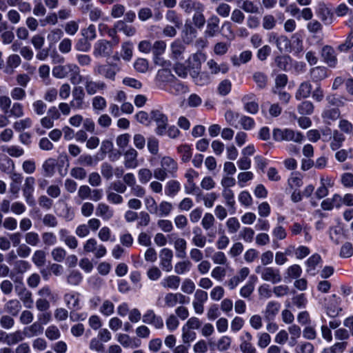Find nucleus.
Returning <instances> with one entry per match:
<instances>
[{"instance_id": "603ef678", "label": "nucleus", "mask_w": 353, "mask_h": 353, "mask_svg": "<svg viewBox=\"0 0 353 353\" xmlns=\"http://www.w3.org/2000/svg\"><path fill=\"white\" fill-rule=\"evenodd\" d=\"M298 111L301 114H311L314 111V105L310 101H305L299 105Z\"/></svg>"}, {"instance_id": "774afa93", "label": "nucleus", "mask_w": 353, "mask_h": 353, "mask_svg": "<svg viewBox=\"0 0 353 353\" xmlns=\"http://www.w3.org/2000/svg\"><path fill=\"white\" fill-rule=\"evenodd\" d=\"M339 128L345 133L353 136V125L346 119H342L339 122Z\"/></svg>"}, {"instance_id": "7c9ffc66", "label": "nucleus", "mask_w": 353, "mask_h": 353, "mask_svg": "<svg viewBox=\"0 0 353 353\" xmlns=\"http://www.w3.org/2000/svg\"><path fill=\"white\" fill-rule=\"evenodd\" d=\"M172 57L175 59H183L185 46L180 41H175L171 44Z\"/></svg>"}, {"instance_id": "c03bdc74", "label": "nucleus", "mask_w": 353, "mask_h": 353, "mask_svg": "<svg viewBox=\"0 0 353 353\" xmlns=\"http://www.w3.org/2000/svg\"><path fill=\"white\" fill-rule=\"evenodd\" d=\"M56 165V160L52 158L48 159L43 164V170L44 175L46 176H52L54 173V168Z\"/></svg>"}, {"instance_id": "f03ea898", "label": "nucleus", "mask_w": 353, "mask_h": 353, "mask_svg": "<svg viewBox=\"0 0 353 353\" xmlns=\"http://www.w3.org/2000/svg\"><path fill=\"white\" fill-rule=\"evenodd\" d=\"M150 119L157 125L155 133L159 136L164 135L168 125L167 115L159 110H152L150 112Z\"/></svg>"}, {"instance_id": "69168bd1", "label": "nucleus", "mask_w": 353, "mask_h": 353, "mask_svg": "<svg viewBox=\"0 0 353 353\" xmlns=\"http://www.w3.org/2000/svg\"><path fill=\"white\" fill-rule=\"evenodd\" d=\"M42 240L43 243L46 245L51 246L57 243V236L56 235L50 232H43L41 235Z\"/></svg>"}, {"instance_id": "a18cd8bd", "label": "nucleus", "mask_w": 353, "mask_h": 353, "mask_svg": "<svg viewBox=\"0 0 353 353\" xmlns=\"http://www.w3.org/2000/svg\"><path fill=\"white\" fill-rule=\"evenodd\" d=\"M178 152L181 155V160L188 162L192 157L190 147L187 144L181 145L177 148Z\"/></svg>"}, {"instance_id": "4c0bfd02", "label": "nucleus", "mask_w": 353, "mask_h": 353, "mask_svg": "<svg viewBox=\"0 0 353 353\" xmlns=\"http://www.w3.org/2000/svg\"><path fill=\"white\" fill-rule=\"evenodd\" d=\"M239 6L248 13H259V7L250 0H242L239 2Z\"/></svg>"}, {"instance_id": "393cba45", "label": "nucleus", "mask_w": 353, "mask_h": 353, "mask_svg": "<svg viewBox=\"0 0 353 353\" xmlns=\"http://www.w3.org/2000/svg\"><path fill=\"white\" fill-rule=\"evenodd\" d=\"M16 291L18 292V296L23 303L25 307L27 308H31L32 307L33 303V300L32 299V293L25 288H22L19 290L17 288H16Z\"/></svg>"}, {"instance_id": "2eb2a0df", "label": "nucleus", "mask_w": 353, "mask_h": 353, "mask_svg": "<svg viewBox=\"0 0 353 353\" xmlns=\"http://www.w3.org/2000/svg\"><path fill=\"white\" fill-rule=\"evenodd\" d=\"M161 166L172 177L175 176L178 170L177 163L170 157H164L161 161Z\"/></svg>"}, {"instance_id": "cd10ccee", "label": "nucleus", "mask_w": 353, "mask_h": 353, "mask_svg": "<svg viewBox=\"0 0 353 353\" xmlns=\"http://www.w3.org/2000/svg\"><path fill=\"white\" fill-rule=\"evenodd\" d=\"M43 331V327L39 322H35L30 326L25 327L23 330L25 336L27 337H32L34 336L41 334Z\"/></svg>"}, {"instance_id": "3c124183", "label": "nucleus", "mask_w": 353, "mask_h": 353, "mask_svg": "<svg viewBox=\"0 0 353 353\" xmlns=\"http://www.w3.org/2000/svg\"><path fill=\"white\" fill-rule=\"evenodd\" d=\"M173 207L171 203L168 201H162L158 205V213L159 216H167L170 214Z\"/></svg>"}, {"instance_id": "2f4dec72", "label": "nucleus", "mask_w": 353, "mask_h": 353, "mask_svg": "<svg viewBox=\"0 0 353 353\" xmlns=\"http://www.w3.org/2000/svg\"><path fill=\"white\" fill-rule=\"evenodd\" d=\"M204 11V6L203 5L196 11H195L192 21L195 27L197 28H202L205 23V18L203 14Z\"/></svg>"}, {"instance_id": "f8f14e48", "label": "nucleus", "mask_w": 353, "mask_h": 353, "mask_svg": "<svg viewBox=\"0 0 353 353\" xmlns=\"http://www.w3.org/2000/svg\"><path fill=\"white\" fill-rule=\"evenodd\" d=\"M321 57L323 61L332 68H334L337 63V59L334 48L330 46H325L322 48Z\"/></svg>"}, {"instance_id": "864d4df0", "label": "nucleus", "mask_w": 353, "mask_h": 353, "mask_svg": "<svg viewBox=\"0 0 353 353\" xmlns=\"http://www.w3.org/2000/svg\"><path fill=\"white\" fill-rule=\"evenodd\" d=\"M82 275L77 270H72L67 277V282L73 285H79L82 281Z\"/></svg>"}, {"instance_id": "49530a36", "label": "nucleus", "mask_w": 353, "mask_h": 353, "mask_svg": "<svg viewBox=\"0 0 353 353\" xmlns=\"http://www.w3.org/2000/svg\"><path fill=\"white\" fill-rule=\"evenodd\" d=\"M276 25V20L272 14H265L262 19V26L266 30H272Z\"/></svg>"}, {"instance_id": "37998d69", "label": "nucleus", "mask_w": 353, "mask_h": 353, "mask_svg": "<svg viewBox=\"0 0 353 353\" xmlns=\"http://www.w3.org/2000/svg\"><path fill=\"white\" fill-rule=\"evenodd\" d=\"M14 268L13 270L17 274H23L26 272H27L31 267V265L29 262L24 260H17L15 261L13 263Z\"/></svg>"}, {"instance_id": "bb28decb", "label": "nucleus", "mask_w": 353, "mask_h": 353, "mask_svg": "<svg viewBox=\"0 0 353 353\" xmlns=\"http://www.w3.org/2000/svg\"><path fill=\"white\" fill-rule=\"evenodd\" d=\"M181 283V279L178 276L171 275L165 278L161 283L165 288L176 290L179 288Z\"/></svg>"}, {"instance_id": "0e129e2a", "label": "nucleus", "mask_w": 353, "mask_h": 353, "mask_svg": "<svg viewBox=\"0 0 353 353\" xmlns=\"http://www.w3.org/2000/svg\"><path fill=\"white\" fill-rule=\"evenodd\" d=\"M46 336L51 341L58 339L60 336V332L58 327L55 325L49 326L46 330Z\"/></svg>"}, {"instance_id": "412c9836", "label": "nucleus", "mask_w": 353, "mask_h": 353, "mask_svg": "<svg viewBox=\"0 0 353 353\" xmlns=\"http://www.w3.org/2000/svg\"><path fill=\"white\" fill-rule=\"evenodd\" d=\"M207 65L212 74H216L219 72L225 74L228 71V65L225 63L219 64L214 60L210 59L207 62Z\"/></svg>"}, {"instance_id": "473e14b6", "label": "nucleus", "mask_w": 353, "mask_h": 353, "mask_svg": "<svg viewBox=\"0 0 353 353\" xmlns=\"http://www.w3.org/2000/svg\"><path fill=\"white\" fill-rule=\"evenodd\" d=\"M25 334L23 330H17L12 333H8V340L7 345H13L21 341H22L25 338Z\"/></svg>"}, {"instance_id": "052dcab7", "label": "nucleus", "mask_w": 353, "mask_h": 353, "mask_svg": "<svg viewBox=\"0 0 353 353\" xmlns=\"http://www.w3.org/2000/svg\"><path fill=\"white\" fill-rule=\"evenodd\" d=\"M222 195L226 201V204L234 210L235 201L234 198V193L232 190L224 188Z\"/></svg>"}, {"instance_id": "bf43d9fd", "label": "nucleus", "mask_w": 353, "mask_h": 353, "mask_svg": "<svg viewBox=\"0 0 353 353\" xmlns=\"http://www.w3.org/2000/svg\"><path fill=\"white\" fill-rule=\"evenodd\" d=\"M239 123L245 130H252L255 125V122L252 118L245 115L241 117Z\"/></svg>"}, {"instance_id": "c756f323", "label": "nucleus", "mask_w": 353, "mask_h": 353, "mask_svg": "<svg viewBox=\"0 0 353 353\" xmlns=\"http://www.w3.org/2000/svg\"><path fill=\"white\" fill-rule=\"evenodd\" d=\"M174 249L176 250V256L179 259L186 257L187 243L184 239L179 238L174 241Z\"/></svg>"}, {"instance_id": "5701e85b", "label": "nucleus", "mask_w": 353, "mask_h": 353, "mask_svg": "<svg viewBox=\"0 0 353 353\" xmlns=\"http://www.w3.org/2000/svg\"><path fill=\"white\" fill-rule=\"evenodd\" d=\"M202 6L201 3L192 0H182L179 3L180 8L187 14H190L192 11H196Z\"/></svg>"}, {"instance_id": "ddd939ff", "label": "nucleus", "mask_w": 353, "mask_h": 353, "mask_svg": "<svg viewBox=\"0 0 353 353\" xmlns=\"http://www.w3.org/2000/svg\"><path fill=\"white\" fill-rule=\"evenodd\" d=\"M262 279L275 284L281 282L282 277L279 269L272 267H266Z\"/></svg>"}, {"instance_id": "8fccbe9b", "label": "nucleus", "mask_w": 353, "mask_h": 353, "mask_svg": "<svg viewBox=\"0 0 353 353\" xmlns=\"http://www.w3.org/2000/svg\"><path fill=\"white\" fill-rule=\"evenodd\" d=\"M253 79L259 88L263 89L266 87L268 77L264 73L261 72L254 73Z\"/></svg>"}, {"instance_id": "f3484780", "label": "nucleus", "mask_w": 353, "mask_h": 353, "mask_svg": "<svg viewBox=\"0 0 353 353\" xmlns=\"http://www.w3.org/2000/svg\"><path fill=\"white\" fill-rule=\"evenodd\" d=\"M85 89L88 94L94 95L98 91L106 88V84L103 81H94L87 79L84 83Z\"/></svg>"}, {"instance_id": "b1692460", "label": "nucleus", "mask_w": 353, "mask_h": 353, "mask_svg": "<svg viewBox=\"0 0 353 353\" xmlns=\"http://www.w3.org/2000/svg\"><path fill=\"white\" fill-rule=\"evenodd\" d=\"M10 178L12 179V183L10 185V192L17 197L20 190V185L23 180V176L21 174L12 173Z\"/></svg>"}, {"instance_id": "6ab92c4d", "label": "nucleus", "mask_w": 353, "mask_h": 353, "mask_svg": "<svg viewBox=\"0 0 353 353\" xmlns=\"http://www.w3.org/2000/svg\"><path fill=\"white\" fill-rule=\"evenodd\" d=\"M310 75L313 82L321 81L327 77V70L323 66L314 67L310 70Z\"/></svg>"}, {"instance_id": "dca6fc26", "label": "nucleus", "mask_w": 353, "mask_h": 353, "mask_svg": "<svg viewBox=\"0 0 353 353\" xmlns=\"http://www.w3.org/2000/svg\"><path fill=\"white\" fill-rule=\"evenodd\" d=\"M281 305L276 301H270L263 312L264 318L266 321H273L279 313Z\"/></svg>"}, {"instance_id": "4d7b16f0", "label": "nucleus", "mask_w": 353, "mask_h": 353, "mask_svg": "<svg viewBox=\"0 0 353 353\" xmlns=\"http://www.w3.org/2000/svg\"><path fill=\"white\" fill-rule=\"evenodd\" d=\"M232 84L228 79H224L218 85V93L222 96L227 95L231 90Z\"/></svg>"}, {"instance_id": "4468645a", "label": "nucleus", "mask_w": 353, "mask_h": 353, "mask_svg": "<svg viewBox=\"0 0 353 353\" xmlns=\"http://www.w3.org/2000/svg\"><path fill=\"white\" fill-rule=\"evenodd\" d=\"M124 162L123 164L126 168H135L138 165V152L131 148L123 153Z\"/></svg>"}, {"instance_id": "1a4fd4ad", "label": "nucleus", "mask_w": 353, "mask_h": 353, "mask_svg": "<svg viewBox=\"0 0 353 353\" xmlns=\"http://www.w3.org/2000/svg\"><path fill=\"white\" fill-rule=\"evenodd\" d=\"M220 19L216 15L211 16L208 20L205 30V36L207 37H213L219 32Z\"/></svg>"}, {"instance_id": "680f3d73", "label": "nucleus", "mask_w": 353, "mask_h": 353, "mask_svg": "<svg viewBox=\"0 0 353 353\" xmlns=\"http://www.w3.org/2000/svg\"><path fill=\"white\" fill-rule=\"evenodd\" d=\"M81 34L85 39H88V41H92L97 36L95 26L91 24L87 28L82 29Z\"/></svg>"}, {"instance_id": "9b49d317", "label": "nucleus", "mask_w": 353, "mask_h": 353, "mask_svg": "<svg viewBox=\"0 0 353 353\" xmlns=\"http://www.w3.org/2000/svg\"><path fill=\"white\" fill-rule=\"evenodd\" d=\"M316 14L325 25H330L333 22V13L323 3L319 4Z\"/></svg>"}, {"instance_id": "f257e3e1", "label": "nucleus", "mask_w": 353, "mask_h": 353, "mask_svg": "<svg viewBox=\"0 0 353 353\" xmlns=\"http://www.w3.org/2000/svg\"><path fill=\"white\" fill-rule=\"evenodd\" d=\"M273 139L276 141H294L301 143L303 139V135L292 129L274 128L272 132Z\"/></svg>"}, {"instance_id": "e433bc0d", "label": "nucleus", "mask_w": 353, "mask_h": 353, "mask_svg": "<svg viewBox=\"0 0 353 353\" xmlns=\"http://www.w3.org/2000/svg\"><path fill=\"white\" fill-rule=\"evenodd\" d=\"M32 261L38 268L43 266L46 261V252L41 250H36L33 254Z\"/></svg>"}, {"instance_id": "c85d7f7f", "label": "nucleus", "mask_w": 353, "mask_h": 353, "mask_svg": "<svg viewBox=\"0 0 353 353\" xmlns=\"http://www.w3.org/2000/svg\"><path fill=\"white\" fill-rule=\"evenodd\" d=\"M321 261V257L318 254H314L311 256L306 261L307 272L311 275L316 274V267Z\"/></svg>"}, {"instance_id": "09e8293b", "label": "nucleus", "mask_w": 353, "mask_h": 353, "mask_svg": "<svg viewBox=\"0 0 353 353\" xmlns=\"http://www.w3.org/2000/svg\"><path fill=\"white\" fill-rule=\"evenodd\" d=\"M92 105L94 111H103L106 107V101L101 96H96L92 98Z\"/></svg>"}, {"instance_id": "4be33fe9", "label": "nucleus", "mask_w": 353, "mask_h": 353, "mask_svg": "<svg viewBox=\"0 0 353 353\" xmlns=\"http://www.w3.org/2000/svg\"><path fill=\"white\" fill-rule=\"evenodd\" d=\"M73 65L71 63L55 66L52 69V75L59 79L65 78L70 74Z\"/></svg>"}, {"instance_id": "f704fd0d", "label": "nucleus", "mask_w": 353, "mask_h": 353, "mask_svg": "<svg viewBox=\"0 0 353 353\" xmlns=\"http://www.w3.org/2000/svg\"><path fill=\"white\" fill-rule=\"evenodd\" d=\"M114 27L120 32H123L125 35L130 37L134 34L136 29L132 26H128L123 20L115 23Z\"/></svg>"}, {"instance_id": "6e6d98bb", "label": "nucleus", "mask_w": 353, "mask_h": 353, "mask_svg": "<svg viewBox=\"0 0 353 353\" xmlns=\"http://www.w3.org/2000/svg\"><path fill=\"white\" fill-rule=\"evenodd\" d=\"M165 17L166 19L170 23H172L176 28H179L181 26L182 22L174 10H168Z\"/></svg>"}, {"instance_id": "20e7f679", "label": "nucleus", "mask_w": 353, "mask_h": 353, "mask_svg": "<svg viewBox=\"0 0 353 353\" xmlns=\"http://www.w3.org/2000/svg\"><path fill=\"white\" fill-rule=\"evenodd\" d=\"M72 96V99L70 102L72 109L80 110L88 108V105L85 101V93L81 86L74 87Z\"/></svg>"}, {"instance_id": "79ce46f5", "label": "nucleus", "mask_w": 353, "mask_h": 353, "mask_svg": "<svg viewBox=\"0 0 353 353\" xmlns=\"http://www.w3.org/2000/svg\"><path fill=\"white\" fill-rule=\"evenodd\" d=\"M332 137L333 139L330 143V148L332 150H336L342 145L343 142L345 141V137L338 130H334Z\"/></svg>"}, {"instance_id": "72a5a7b5", "label": "nucleus", "mask_w": 353, "mask_h": 353, "mask_svg": "<svg viewBox=\"0 0 353 353\" xmlns=\"http://www.w3.org/2000/svg\"><path fill=\"white\" fill-rule=\"evenodd\" d=\"M78 294L68 293L64 295V301L70 309H78L79 299Z\"/></svg>"}, {"instance_id": "c9c22d12", "label": "nucleus", "mask_w": 353, "mask_h": 353, "mask_svg": "<svg viewBox=\"0 0 353 353\" xmlns=\"http://www.w3.org/2000/svg\"><path fill=\"white\" fill-rule=\"evenodd\" d=\"M250 281L248 283L241 288L240 290V294L244 298H248L254 290V282L256 278L254 276H250Z\"/></svg>"}, {"instance_id": "9d476101", "label": "nucleus", "mask_w": 353, "mask_h": 353, "mask_svg": "<svg viewBox=\"0 0 353 353\" xmlns=\"http://www.w3.org/2000/svg\"><path fill=\"white\" fill-rule=\"evenodd\" d=\"M340 302L339 297H337L335 294L332 295L326 306V312L329 316L334 318L339 315L342 310V308L339 307Z\"/></svg>"}, {"instance_id": "13d9d810", "label": "nucleus", "mask_w": 353, "mask_h": 353, "mask_svg": "<svg viewBox=\"0 0 353 353\" xmlns=\"http://www.w3.org/2000/svg\"><path fill=\"white\" fill-rule=\"evenodd\" d=\"M190 329L183 326L182 328V340L185 344L190 345V342L194 341L196 339V333L193 331H190Z\"/></svg>"}, {"instance_id": "423d86ee", "label": "nucleus", "mask_w": 353, "mask_h": 353, "mask_svg": "<svg viewBox=\"0 0 353 353\" xmlns=\"http://www.w3.org/2000/svg\"><path fill=\"white\" fill-rule=\"evenodd\" d=\"M34 183L35 180L32 176L27 177L25 180L22 191L26 203L30 205L34 206L35 205V200L33 196V192L34 191Z\"/></svg>"}, {"instance_id": "a211bd4d", "label": "nucleus", "mask_w": 353, "mask_h": 353, "mask_svg": "<svg viewBox=\"0 0 353 353\" xmlns=\"http://www.w3.org/2000/svg\"><path fill=\"white\" fill-rule=\"evenodd\" d=\"M96 215L105 221L110 220L114 215V211L109 205L104 203L98 204L96 209Z\"/></svg>"}, {"instance_id": "0eeeda50", "label": "nucleus", "mask_w": 353, "mask_h": 353, "mask_svg": "<svg viewBox=\"0 0 353 353\" xmlns=\"http://www.w3.org/2000/svg\"><path fill=\"white\" fill-rule=\"evenodd\" d=\"M85 252H93L96 258H101L106 254V248L103 245H97L95 239H88L83 245Z\"/></svg>"}, {"instance_id": "7ed1b4c3", "label": "nucleus", "mask_w": 353, "mask_h": 353, "mask_svg": "<svg viewBox=\"0 0 353 353\" xmlns=\"http://www.w3.org/2000/svg\"><path fill=\"white\" fill-rule=\"evenodd\" d=\"M119 70L120 68L117 63L98 64L94 68L96 74L101 75L112 81L115 80L116 74Z\"/></svg>"}, {"instance_id": "6e6552de", "label": "nucleus", "mask_w": 353, "mask_h": 353, "mask_svg": "<svg viewBox=\"0 0 353 353\" xmlns=\"http://www.w3.org/2000/svg\"><path fill=\"white\" fill-rule=\"evenodd\" d=\"M160 265L165 272H170L172 269V260L173 258V252L169 248H163L161 250L160 254Z\"/></svg>"}, {"instance_id": "58836bf2", "label": "nucleus", "mask_w": 353, "mask_h": 353, "mask_svg": "<svg viewBox=\"0 0 353 353\" xmlns=\"http://www.w3.org/2000/svg\"><path fill=\"white\" fill-rule=\"evenodd\" d=\"M21 61V58L18 54H12L9 56L7 60L6 72L7 73H12L13 72V69L20 65Z\"/></svg>"}, {"instance_id": "338daca9", "label": "nucleus", "mask_w": 353, "mask_h": 353, "mask_svg": "<svg viewBox=\"0 0 353 353\" xmlns=\"http://www.w3.org/2000/svg\"><path fill=\"white\" fill-rule=\"evenodd\" d=\"M42 222L43 225L49 228H55L58 225V221L56 216L52 214H46L44 215Z\"/></svg>"}, {"instance_id": "aec40b11", "label": "nucleus", "mask_w": 353, "mask_h": 353, "mask_svg": "<svg viewBox=\"0 0 353 353\" xmlns=\"http://www.w3.org/2000/svg\"><path fill=\"white\" fill-rule=\"evenodd\" d=\"M312 92V85L309 81H304L300 84L295 94V98L297 100L301 99H306L310 97Z\"/></svg>"}, {"instance_id": "a19ab883", "label": "nucleus", "mask_w": 353, "mask_h": 353, "mask_svg": "<svg viewBox=\"0 0 353 353\" xmlns=\"http://www.w3.org/2000/svg\"><path fill=\"white\" fill-rule=\"evenodd\" d=\"M181 185L179 182L174 180L169 181L165 186V192L168 196H173L180 190Z\"/></svg>"}, {"instance_id": "de8ad7c7", "label": "nucleus", "mask_w": 353, "mask_h": 353, "mask_svg": "<svg viewBox=\"0 0 353 353\" xmlns=\"http://www.w3.org/2000/svg\"><path fill=\"white\" fill-rule=\"evenodd\" d=\"M70 75V80L74 85H77L82 81V76L80 74V69L78 65L74 64L69 74Z\"/></svg>"}, {"instance_id": "ea45409f", "label": "nucleus", "mask_w": 353, "mask_h": 353, "mask_svg": "<svg viewBox=\"0 0 353 353\" xmlns=\"http://www.w3.org/2000/svg\"><path fill=\"white\" fill-rule=\"evenodd\" d=\"M5 309L9 314L16 316L21 309L20 302L17 299L10 300L6 303Z\"/></svg>"}, {"instance_id": "5fc2aeb1", "label": "nucleus", "mask_w": 353, "mask_h": 353, "mask_svg": "<svg viewBox=\"0 0 353 353\" xmlns=\"http://www.w3.org/2000/svg\"><path fill=\"white\" fill-rule=\"evenodd\" d=\"M192 263L190 261H180L174 265V272L178 274H183L190 270Z\"/></svg>"}, {"instance_id": "e2e57ef3", "label": "nucleus", "mask_w": 353, "mask_h": 353, "mask_svg": "<svg viewBox=\"0 0 353 353\" xmlns=\"http://www.w3.org/2000/svg\"><path fill=\"white\" fill-rule=\"evenodd\" d=\"M138 176L141 183H147L152 179V173L148 168H142L139 170Z\"/></svg>"}, {"instance_id": "39448f33", "label": "nucleus", "mask_w": 353, "mask_h": 353, "mask_svg": "<svg viewBox=\"0 0 353 353\" xmlns=\"http://www.w3.org/2000/svg\"><path fill=\"white\" fill-rule=\"evenodd\" d=\"M113 45L111 42L101 39L94 45L93 55L96 58H103L109 57L112 52Z\"/></svg>"}, {"instance_id": "a878e982", "label": "nucleus", "mask_w": 353, "mask_h": 353, "mask_svg": "<svg viewBox=\"0 0 353 353\" xmlns=\"http://www.w3.org/2000/svg\"><path fill=\"white\" fill-rule=\"evenodd\" d=\"M341 112L338 108H329L323 111L322 117L325 122L330 124L331 122L336 121L340 117Z\"/></svg>"}]
</instances>
